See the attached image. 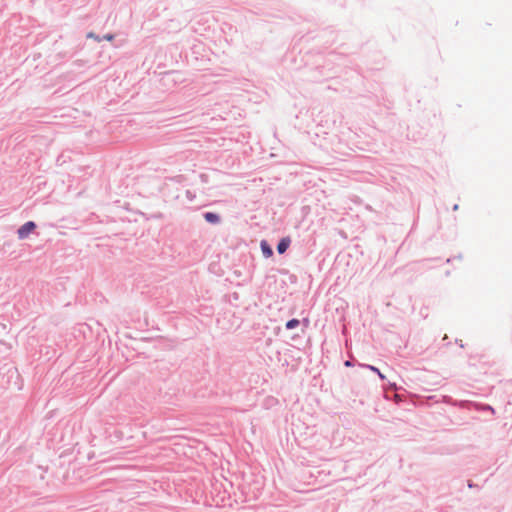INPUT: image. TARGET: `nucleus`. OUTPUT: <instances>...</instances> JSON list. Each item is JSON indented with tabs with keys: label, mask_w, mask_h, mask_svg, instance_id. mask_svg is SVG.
Wrapping results in <instances>:
<instances>
[{
	"label": "nucleus",
	"mask_w": 512,
	"mask_h": 512,
	"mask_svg": "<svg viewBox=\"0 0 512 512\" xmlns=\"http://www.w3.org/2000/svg\"><path fill=\"white\" fill-rule=\"evenodd\" d=\"M37 225L34 221H27L17 230L18 238L23 240L29 237V235L35 231Z\"/></svg>",
	"instance_id": "f257e3e1"
},
{
	"label": "nucleus",
	"mask_w": 512,
	"mask_h": 512,
	"mask_svg": "<svg viewBox=\"0 0 512 512\" xmlns=\"http://www.w3.org/2000/svg\"><path fill=\"white\" fill-rule=\"evenodd\" d=\"M290 242L291 241H290V239L288 237L281 239L280 242L277 245L278 253L283 254L288 249V247L290 245Z\"/></svg>",
	"instance_id": "f03ea898"
},
{
	"label": "nucleus",
	"mask_w": 512,
	"mask_h": 512,
	"mask_svg": "<svg viewBox=\"0 0 512 512\" xmlns=\"http://www.w3.org/2000/svg\"><path fill=\"white\" fill-rule=\"evenodd\" d=\"M204 218L207 222L212 223V224H216L220 221L219 216L212 212L205 213Z\"/></svg>",
	"instance_id": "7ed1b4c3"
},
{
	"label": "nucleus",
	"mask_w": 512,
	"mask_h": 512,
	"mask_svg": "<svg viewBox=\"0 0 512 512\" xmlns=\"http://www.w3.org/2000/svg\"><path fill=\"white\" fill-rule=\"evenodd\" d=\"M261 248H262V251H263V254L266 256V257H270L273 252L271 250V248L267 245L266 242H262L261 243Z\"/></svg>",
	"instance_id": "20e7f679"
},
{
	"label": "nucleus",
	"mask_w": 512,
	"mask_h": 512,
	"mask_svg": "<svg viewBox=\"0 0 512 512\" xmlns=\"http://www.w3.org/2000/svg\"><path fill=\"white\" fill-rule=\"evenodd\" d=\"M299 325V320L297 319H291L286 323L287 329H293Z\"/></svg>",
	"instance_id": "39448f33"
},
{
	"label": "nucleus",
	"mask_w": 512,
	"mask_h": 512,
	"mask_svg": "<svg viewBox=\"0 0 512 512\" xmlns=\"http://www.w3.org/2000/svg\"><path fill=\"white\" fill-rule=\"evenodd\" d=\"M87 38H93L96 41H100L101 40L100 37L98 35H96L95 33H93V32H89L87 34Z\"/></svg>",
	"instance_id": "423d86ee"
},
{
	"label": "nucleus",
	"mask_w": 512,
	"mask_h": 512,
	"mask_svg": "<svg viewBox=\"0 0 512 512\" xmlns=\"http://www.w3.org/2000/svg\"><path fill=\"white\" fill-rule=\"evenodd\" d=\"M113 37L114 36L112 34H106V35L103 36V39L111 40V39H113Z\"/></svg>",
	"instance_id": "0eeeda50"
},
{
	"label": "nucleus",
	"mask_w": 512,
	"mask_h": 512,
	"mask_svg": "<svg viewBox=\"0 0 512 512\" xmlns=\"http://www.w3.org/2000/svg\"><path fill=\"white\" fill-rule=\"evenodd\" d=\"M369 368H370L372 371H374V372H376V373H379V369H377L376 367H374V366H369Z\"/></svg>",
	"instance_id": "6e6552de"
},
{
	"label": "nucleus",
	"mask_w": 512,
	"mask_h": 512,
	"mask_svg": "<svg viewBox=\"0 0 512 512\" xmlns=\"http://www.w3.org/2000/svg\"><path fill=\"white\" fill-rule=\"evenodd\" d=\"M377 374L379 375V377H380L381 379H384V375H383L380 371H379V373H377Z\"/></svg>",
	"instance_id": "1a4fd4ad"
},
{
	"label": "nucleus",
	"mask_w": 512,
	"mask_h": 512,
	"mask_svg": "<svg viewBox=\"0 0 512 512\" xmlns=\"http://www.w3.org/2000/svg\"><path fill=\"white\" fill-rule=\"evenodd\" d=\"M345 365H346V366H350V365H351V363H350L349 361H346Z\"/></svg>",
	"instance_id": "9d476101"
}]
</instances>
